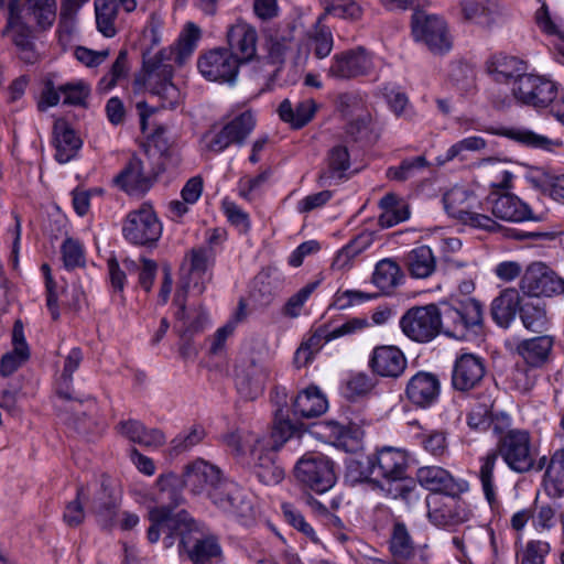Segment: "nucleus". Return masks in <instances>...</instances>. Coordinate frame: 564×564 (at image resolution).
<instances>
[{"instance_id": "nucleus-55", "label": "nucleus", "mask_w": 564, "mask_h": 564, "mask_svg": "<svg viewBox=\"0 0 564 564\" xmlns=\"http://www.w3.org/2000/svg\"><path fill=\"white\" fill-rule=\"evenodd\" d=\"M83 360V352L79 348H73L65 359L64 369L61 376L58 388V395L66 400L72 399V394L67 391L68 384L72 381L73 373L77 370Z\"/></svg>"}, {"instance_id": "nucleus-24", "label": "nucleus", "mask_w": 564, "mask_h": 564, "mask_svg": "<svg viewBox=\"0 0 564 564\" xmlns=\"http://www.w3.org/2000/svg\"><path fill=\"white\" fill-rule=\"evenodd\" d=\"M419 484L425 489L434 492H443L455 497L468 489L464 480L455 479L446 469L440 466H423L416 471Z\"/></svg>"}, {"instance_id": "nucleus-31", "label": "nucleus", "mask_w": 564, "mask_h": 564, "mask_svg": "<svg viewBox=\"0 0 564 564\" xmlns=\"http://www.w3.org/2000/svg\"><path fill=\"white\" fill-rule=\"evenodd\" d=\"M516 289L503 290L491 303L492 319L501 327H509L517 313H520V306L524 302Z\"/></svg>"}, {"instance_id": "nucleus-50", "label": "nucleus", "mask_w": 564, "mask_h": 564, "mask_svg": "<svg viewBox=\"0 0 564 564\" xmlns=\"http://www.w3.org/2000/svg\"><path fill=\"white\" fill-rule=\"evenodd\" d=\"M389 108L397 117L411 120L414 116L409 98L399 87L388 84L382 89Z\"/></svg>"}, {"instance_id": "nucleus-62", "label": "nucleus", "mask_w": 564, "mask_h": 564, "mask_svg": "<svg viewBox=\"0 0 564 564\" xmlns=\"http://www.w3.org/2000/svg\"><path fill=\"white\" fill-rule=\"evenodd\" d=\"M550 552V545L544 541H530L525 547L518 553L520 564H544V558Z\"/></svg>"}, {"instance_id": "nucleus-17", "label": "nucleus", "mask_w": 564, "mask_h": 564, "mask_svg": "<svg viewBox=\"0 0 564 564\" xmlns=\"http://www.w3.org/2000/svg\"><path fill=\"white\" fill-rule=\"evenodd\" d=\"M240 62L227 48H214L199 57L197 67L200 74L210 82L234 84Z\"/></svg>"}, {"instance_id": "nucleus-59", "label": "nucleus", "mask_w": 564, "mask_h": 564, "mask_svg": "<svg viewBox=\"0 0 564 564\" xmlns=\"http://www.w3.org/2000/svg\"><path fill=\"white\" fill-rule=\"evenodd\" d=\"M64 95L63 102L69 106H85L90 89L84 82L67 83L59 86Z\"/></svg>"}, {"instance_id": "nucleus-56", "label": "nucleus", "mask_w": 564, "mask_h": 564, "mask_svg": "<svg viewBox=\"0 0 564 564\" xmlns=\"http://www.w3.org/2000/svg\"><path fill=\"white\" fill-rule=\"evenodd\" d=\"M206 436L205 429L194 425L188 431L180 433L171 443L172 451L178 455L198 445Z\"/></svg>"}, {"instance_id": "nucleus-60", "label": "nucleus", "mask_w": 564, "mask_h": 564, "mask_svg": "<svg viewBox=\"0 0 564 564\" xmlns=\"http://www.w3.org/2000/svg\"><path fill=\"white\" fill-rule=\"evenodd\" d=\"M375 387V380L367 373L358 372L350 376L345 386V395L355 399L369 393Z\"/></svg>"}, {"instance_id": "nucleus-43", "label": "nucleus", "mask_w": 564, "mask_h": 564, "mask_svg": "<svg viewBox=\"0 0 564 564\" xmlns=\"http://www.w3.org/2000/svg\"><path fill=\"white\" fill-rule=\"evenodd\" d=\"M316 110V105L312 99L299 102L295 108L289 99H284L279 106V116L284 122H289L294 128H302L312 118Z\"/></svg>"}, {"instance_id": "nucleus-7", "label": "nucleus", "mask_w": 564, "mask_h": 564, "mask_svg": "<svg viewBox=\"0 0 564 564\" xmlns=\"http://www.w3.org/2000/svg\"><path fill=\"white\" fill-rule=\"evenodd\" d=\"M444 209L446 213L475 228L496 230L498 224L489 216L480 213L482 205L478 196L466 187L454 186L443 196Z\"/></svg>"}, {"instance_id": "nucleus-26", "label": "nucleus", "mask_w": 564, "mask_h": 564, "mask_svg": "<svg viewBox=\"0 0 564 564\" xmlns=\"http://www.w3.org/2000/svg\"><path fill=\"white\" fill-rule=\"evenodd\" d=\"M441 383L432 372L419 371L410 378L405 387L406 399L415 406L427 409L438 399Z\"/></svg>"}, {"instance_id": "nucleus-18", "label": "nucleus", "mask_w": 564, "mask_h": 564, "mask_svg": "<svg viewBox=\"0 0 564 564\" xmlns=\"http://www.w3.org/2000/svg\"><path fill=\"white\" fill-rule=\"evenodd\" d=\"M520 289L528 299L540 300L564 292V281L550 271L542 262L531 263L520 282Z\"/></svg>"}, {"instance_id": "nucleus-5", "label": "nucleus", "mask_w": 564, "mask_h": 564, "mask_svg": "<svg viewBox=\"0 0 564 564\" xmlns=\"http://www.w3.org/2000/svg\"><path fill=\"white\" fill-rule=\"evenodd\" d=\"M496 452L514 473L541 471L546 465V456L536 459L538 448L532 444L531 435L525 430L512 429L501 434Z\"/></svg>"}, {"instance_id": "nucleus-52", "label": "nucleus", "mask_w": 564, "mask_h": 564, "mask_svg": "<svg viewBox=\"0 0 564 564\" xmlns=\"http://www.w3.org/2000/svg\"><path fill=\"white\" fill-rule=\"evenodd\" d=\"M487 145L486 140L478 135L465 138L453 144L444 155L437 158L438 165H443L455 158L463 156L465 151H480Z\"/></svg>"}, {"instance_id": "nucleus-49", "label": "nucleus", "mask_w": 564, "mask_h": 564, "mask_svg": "<svg viewBox=\"0 0 564 564\" xmlns=\"http://www.w3.org/2000/svg\"><path fill=\"white\" fill-rule=\"evenodd\" d=\"M498 453L496 449L490 451L484 457L480 458L479 479L481 482L482 491L488 500L492 502L496 499L495 484H494V470L498 460Z\"/></svg>"}, {"instance_id": "nucleus-58", "label": "nucleus", "mask_w": 564, "mask_h": 564, "mask_svg": "<svg viewBox=\"0 0 564 564\" xmlns=\"http://www.w3.org/2000/svg\"><path fill=\"white\" fill-rule=\"evenodd\" d=\"M535 21L544 33L557 36L563 42L558 45V51L564 55V29L560 22L554 21L551 18L549 9L544 2L535 13Z\"/></svg>"}, {"instance_id": "nucleus-46", "label": "nucleus", "mask_w": 564, "mask_h": 564, "mask_svg": "<svg viewBox=\"0 0 564 564\" xmlns=\"http://www.w3.org/2000/svg\"><path fill=\"white\" fill-rule=\"evenodd\" d=\"M307 45L319 59L330 54L334 46V39L330 29L322 23V19H318L312 30L308 31Z\"/></svg>"}, {"instance_id": "nucleus-2", "label": "nucleus", "mask_w": 564, "mask_h": 564, "mask_svg": "<svg viewBox=\"0 0 564 564\" xmlns=\"http://www.w3.org/2000/svg\"><path fill=\"white\" fill-rule=\"evenodd\" d=\"M200 35V29L195 23L188 22L174 45L161 50L153 58L144 61V87L161 100L162 108L174 109L181 104V91L172 82L173 64L182 65L187 61L194 53Z\"/></svg>"}, {"instance_id": "nucleus-10", "label": "nucleus", "mask_w": 564, "mask_h": 564, "mask_svg": "<svg viewBox=\"0 0 564 564\" xmlns=\"http://www.w3.org/2000/svg\"><path fill=\"white\" fill-rule=\"evenodd\" d=\"M408 468V454L404 449L383 446L367 457V468L361 471L360 478H381L388 482L405 479Z\"/></svg>"}, {"instance_id": "nucleus-63", "label": "nucleus", "mask_w": 564, "mask_h": 564, "mask_svg": "<svg viewBox=\"0 0 564 564\" xmlns=\"http://www.w3.org/2000/svg\"><path fill=\"white\" fill-rule=\"evenodd\" d=\"M318 281L311 282L293 294L284 305L283 313L289 317H297L311 294L318 285Z\"/></svg>"}, {"instance_id": "nucleus-54", "label": "nucleus", "mask_w": 564, "mask_h": 564, "mask_svg": "<svg viewBox=\"0 0 564 564\" xmlns=\"http://www.w3.org/2000/svg\"><path fill=\"white\" fill-rule=\"evenodd\" d=\"M229 128L230 138L237 144H242L256 126V119L250 111H245L225 124Z\"/></svg>"}, {"instance_id": "nucleus-15", "label": "nucleus", "mask_w": 564, "mask_h": 564, "mask_svg": "<svg viewBox=\"0 0 564 564\" xmlns=\"http://www.w3.org/2000/svg\"><path fill=\"white\" fill-rule=\"evenodd\" d=\"M511 94L521 105L546 108L556 98L557 86L545 76L528 73L512 86Z\"/></svg>"}, {"instance_id": "nucleus-57", "label": "nucleus", "mask_w": 564, "mask_h": 564, "mask_svg": "<svg viewBox=\"0 0 564 564\" xmlns=\"http://www.w3.org/2000/svg\"><path fill=\"white\" fill-rule=\"evenodd\" d=\"M115 509L116 502L102 482L100 491L93 500V510L100 522L108 524L115 516Z\"/></svg>"}, {"instance_id": "nucleus-64", "label": "nucleus", "mask_w": 564, "mask_h": 564, "mask_svg": "<svg viewBox=\"0 0 564 564\" xmlns=\"http://www.w3.org/2000/svg\"><path fill=\"white\" fill-rule=\"evenodd\" d=\"M63 261L66 268L73 269L84 264V251L82 245L74 239H66L62 245Z\"/></svg>"}, {"instance_id": "nucleus-19", "label": "nucleus", "mask_w": 564, "mask_h": 564, "mask_svg": "<svg viewBox=\"0 0 564 564\" xmlns=\"http://www.w3.org/2000/svg\"><path fill=\"white\" fill-rule=\"evenodd\" d=\"M183 484L193 494L206 492L210 500L213 494L219 491L228 479L224 478L221 470L204 459H196L185 467Z\"/></svg>"}, {"instance_id": "nucleus-61", "label": "nucleus", "mask_w": 564, "mask_h": 564, "mask_svg": "<svg viewBox=\"0 0 564 564\" xmlns=\"http://www.w3.org/2000/svg\"><path fill=\"white\" fill-rule=\"evenodd\" d=\"M229 128L224 126L219 131H208L202 139L203 148L213 153H220L235 143L229 134Z\"/></svg>"}, {"instance_id": "nucleus-32", "label": "nucleus", "mask_w": 564, "mask_h": 564, "mask_svg": "<svg viewBox=\"0 0 564 564\" xmlns=\"http://www.w3.org/2000/svg\"><path fill=\"white\" fill-rule=\"evenodd\" d=\"M55 160L65 164L73 160L82 148V140L65 120H57L53 129Z\"/></svg>"}, {"instance_id": "nucleus-44", "label": "nucleus", "mask_w": 564, "mask_h": 564, "mask_svg": "<svg viewBox=\"0 0 564 564\" xmlns=\"http://www.w3.org/2000/svg\"><path fill=\"white\" fill-rule=\"evenodd\" d=\"M520 318L523 326L534 333H541L547 325L544 304L541 300L525 299L520 306Z\"/></svg>"}, {"instance_id": "nucleus-27", "label": "nucleus", "mask_w": 564, "mask_h": 564, "mask_svg": "<svg viewBox=\"0 0 564 564\" xmlns=\"http://www.w3.org/2000/svg\"><path fill=\"white\" fill-rule=\"evenodd\" d=\"M215 256V249L210 246L193 248L185 258L186 261H189L188 279L182 284L188 283V289L202 294L205 284L210 280L208 271L214 265Z\"/></svg>"}, {"instance_id": "nucleus-35", "label": "nucleus", "mask_w": 564, "mask_h": 564, "mask_svg": "<svg viewBox=\"0 0 564 564\" xmlns=\"http://www.w3.org/2000/svg\"><path fill=\"white\" fill-rule=\"evenodd\" d=\"M326 167L318 175V183L322 186L330 185L333 180H341L350 167V155L347 147L334 145L326 156Z\"/></svg>"}, {"instance_id": "nucleus-42", "label": "nucleus", "mask_w": 564, "mask_h": 564, "mask_svg": "<svg viewBox=\"0 0 564 564\" xmlns=\"http://www.w3.org/2000/svg\"><path fill=\"white\" fill-rule=\"evenodd\" d=\"M544 485L553 496H562L564 494V448L556 449L546 458V465L543 468Z\"/></svg>"}, {"instance_id": "nucleus-23", "label": "nucleus", "mask_w": 564, "mask_h": 564, "mask_svg": "<svg viewBox=\"0 0 564 564\" xmlns=\"http://www.w3.org/2000/svg\"><path fill=\"white\" fill-rule=\"evenodd\" d=\"M229 52H232L240 64L249 63L257 57V30L247 22L238 20L227 31Z\"/></svg>"}, {"instance_id": "nucleus-8", "label": "nucleus", "mask_w": 564, "mask_h": 564, "mask_svg": "<svg viewBox=\"0 0 564 564\" xmlns=\"http://www.w3.org/2000/svg\"><path fill=\"white\" fill-rule=\"evenodd\" d=\"M412 34L434 54H445L453 45L446 21L436 14L416 11L412 14Z\"/></svg>"}, {"instance_id": "nucleus-25", "label": "nucleus", "mask_w": 564, "mask_h": 564, "mask_svg": "<svg viewBox=\"0 0 564 564\" xmlns=\"http://www.w3.org/2000/svg\"><path fill=\"white\" fill-rule=\"evenodd\" d=\"M484 376L482 359L474 354H463L454 362L452 386L457 391L466 392L479 386Z\"/></svg>"}, {"instance_id": "nucleus-16", "label": "nucleus", "mask_w": 564, "mask_h": 564, "mask_svg": "<svg viewBox=\"0 0 564 564\" xmlns=\"http://www.w3.org/2000/svg\"><path fill=\"white\" fill-rule=\"evenodd\" d=\"M372 69L371 54L359 46L335 54L327 69V76L338 80H349L368 76Z\"/></svg>"}, {"instance_id": "nucleus-3", "label": "nucleus", "mask_w": 564, "mask_h": 564, "mask_svg": "<svg viewBox=\"0 0 564 564\" xmlns=\"http://www.w3.org/2000/svg\"><path fill=\"white\" fill-rule=\"evenodd\" d=\"M295 432L294 425L276 416L270 434L253 440L251 456L254 460V474L264 485H276L284 478V470L274 462L276 452Z\"/></svg>"}, {"instance_id": "nucleus-53", "label": "nucleus", "mask_w": 564, "mask_h": 564, "mask_svg": "<svg viewBox=\"0 0 564 564\" xmlns=\"http://www.w3.org/2000/svg\"><path fill=\"white\" fill-rule=\"evenodd\" d=\"M128 73V54L126 51H120L110 70L100 78L98 88L107 93L112 89L117 83L127 76Z\"/></svg>"}, {"instance_id": "nucleus-39", "label": "nucleus", "mask_w": 564, "mask_h": 564, "mask_svg": "<svg viewBox=\"0 0 564 564\" xmlns=\"http://www.w3.org/2000/svg\"><path fill=\"white\" fill-rule=\"evenodd\" d=\"M327 406V400L317 387H310L300 392L293 403L294 413L303 417L318 416Z\"/></svg>"}, {"instance_id": "nucleus-21", "label": "nucleus", "mask_w": 564, "mask_h": 564, "mask_svg": "<svg viewBox=\"0 0 564 564\" xmlns=\"http://www.w3.org/2000/svg\"><path fill=\"white\" fill-rule=\"evenodd\" d=\"M429 521L442 529H452L469 519L466 510L454 497H429L426 499Z\"/></svg>"}, {"instance_id": "nucleus-37", "label": "nucleus", "mask_w": 564, "mask_h": 564, "mask_svg": "<svg viewBox=\"0 0 564 564\" xmlns=\"http://www.w3.org/2000/svg\"><path fill=\"white\" fill-rule=\"evenodd\" d=\"M379 207L382 210L378 218V224L381 228L393 227L410 217L408 204L394 193L386 194L380 199Z\"/></svg>"}, {"instance_id": "nucleus-33", "label": "nucleus", "mask_w": 564, "mask_h": 564, "mask_svg": "<svg viewBox=\"0 0 564 564\" xmlns=\"http://www.w3.org/2000/svg\"><path fill=\"white\" fill-rule=\"evenodd\" d=\"M488 72L495 82L510 84L511 87L516 86L520 77L528 74L523 61L507 55L495 56L488 65Z\"/></svg>"}, {"instance_id": "nucleus-34", "label": "nucleus", "mask_w": 564, "mask_h": 564, "mask_svg": "<svg viewBox=\"0 0 564 564\" xmlns=\"http://www.w3.org/2000/svg\"><path fill=\"white\" fill-rule=\"evenodd\" d=\"M19 13L24 22L45 30L55 21L56 2L55 0H26L22 9L19 8Z\"/></svg>"}, {"instance_id": "nucleus-28", "label": "nucleus", "mask_w": 564, "mask_h": 564, "mask_svg": "<svg viewBox=\"0 0 564 564\" xmlns=\"http://www.w3.org/2000/svg\"><path fill=\"white\" fill-rule=\"evenodd\" d=\"M369 365L381 377L398 378L406 367V359L399 348L380 346L373 349Z\"/></svg>"}, {"instance_id": "nucleus-51", "label": "nucleus", "mask_w": 564, "mask_h": 564, "mask_svg": "<svg viewBox=\"0 0 564 564\" xmlns=\"http://www.w3.org/2000/svg\"><path fill=\"white\" fill-rule=\"evenodd\" d=\"M390 551L398 560H410L414 553L413 543L403 523H397L393 528Z\"/></svg>"}, {"instance_id": "nucleus-29", "label": "nucleus", "mask_w": 564, "mask_h": 564, "mask_svg": "<svg viewBox=\"0 0 564 564\" xmlns=\"http://www.w3.org/2000/svg\"><path fill=\"white\" fill-rule=\"evenodd\" d=\"M115 183L129 195H143L153 185V180L143 169L139 158H131L123 170L115 177Z\"/></svg>"}, {"instance_id": "nucleus-45", "label": "nucleus", "mask_w": 564, "mask_h": 564, "mask_svg": "<svg viewBox=\"0 0 564 564\" xmlns=\"http://www.w3.org/2000/svg\"><path fill=\"white\" fill-rule=\"evenodd\" d=\"M188 290V283H184L175 294L174 303L178 306L175 317L177 321L183 322L186 332H196L202 327L205 314L200 311L186 308L185 300Z\"/></svg>"}, {"instance_id": "nucleus-22", "label": "nucleus", "mask_w": 564, "mask_h": 564, "mask_svg": "<svg viewBox=\"0 0 564 564\" xmlns=\"http://www.w3.org/2000/svg\"><path fill=\"white\" fill-rule=\"evenodd\" d=\"M19 2L20 0H9L8 2V24L4 33L11 37L12 42L18 47L21 59L26 63H34L36 53L32 31L30 24L21 20Z\"/></svg>"}, {"instance_id": "nucleus-47", "label": "nucleus", "mask_w": 564, "mask_h": 564, "mask_svg": "<svg viewBox=\"0 0 564 564\" xmlns=\"http://www.w3.org/2000/svg\"><path fill=\"white\" fill-rule=\"evenodd\" d=\"M402 279L400 267L391 259H383L376 265L372 282L382 291L390 292Z\"/></svg>"}, {"instance_id": "nucleus-11", "label": "nucleus", "mask_w": 564, "mask_h": 564, "mask_svg": "<svg viewBox=\"0 0 564 564\" xmlns=\"http://www.w3.org/2000/svg\"><path fill=\"white\" fill-rule=\"evenodd\" d=\"M270 373L269 366L261 358L243 351L235 368L238 393L246 400H256L263 393Z\"/></svg>"}, {"instance_id": "nucleus-48", "label": "nucleus", "mask_w": 564, "mask_h": 564, "mask_svg": "<svg viewBox=\"0 0 564 564\" xmlns=\"http://www.w3.org/2000/svg\"><path fill=\"white\" fill-rule=\"evenodd\" d=\"M429 167V162L425 156L419 155L405 159L399 166H391L387 171V176L390 180L404 182L414 178L422 174Z\"/></svg>"}, {"instance_id": "nucleus-12", "label": "nucleus", "mask_w": 564, "mask_h": 564, "mask_svg": "<svg viewBox=\"0 0 564 564\" xmlns=\"http://www.w3.org/2000/svg\"><path fill=\"white\" fill-rule=\"evenodd\" d=\"M441 311L434 304L408 310L400 319L404 335L417 343H429L441 330Z\"/></svg>"}, {"instance_id": "nucleus-40", "label": "nucleus", "mask_w": 564, "mask_h": 564, "mask_svg": "<svg viewBox=\"0 0 564 564\" xmlns=\"http://www.w3.org/2000/svg\"><path fill=\"white\" fill-rule=\"evenodd\" d=\"M501 134L522 145L545 151H552L554 148L562 144V142L557 140H552L525 127L506 128L502 130Z\"/></svg>"}, {"instance_id": "nucleus-38", "label": "nucleus", "mask_w": 564, "mask_h": 564, "mask_svg": "<svg viewBox=\"0 0 564 564\" xmlns=\"http://www.w3.org/2000/svg\"><path fill=\"white\" fill-rule=\"evenodd\" d=\"M553 347V338L544 335L522 340L517 346V352L524 361L533 367L544 364Z\"/></svg>"}, {"instance_id": "nucleus-14", "label": "nucleus", "mask_w": 564, "mask_h": 564, "mask_svg": "<svg viewBox=\"0 0 564 564\" xmlns=\"http://www.w3.org/2000/svg\"><path fill=\"white\" fill-rule=\"evenodd\" d=\"M212 502L221 512L245 525L250 524L256 518L252 496L231 480H227L219 491L213 494Z\"/></svg>"}, {"instance_id": "nucleus-41", "label": "nucleus", "mask_w": 564, "mask_h": 564, "mask_svg": "<svg viewBox=\"0 0 564 564\" xmlns=\"http://www.w3.org/2000/svg\"><path fill=\"white\" fill-rule=\"evenodd\" d=\"M94 6L97 30L106 37H113L118 32L116 21L120 0H95Z\"/></svg>"}, {"instance_id": "nucleus-6", "label": "nucleus", "mask_w": 564, "mask_h": 564, "mask_svg": "<svg viewBox=\"0 0 564 564\" xmlns=\"http://www.w3.org/2000/svg\"><path fill=\"white\" fill-rule=\"evenodd\" d=\"M444 334L464 340L476 334L482 324V306L475 299L453 301L444 304L441 311Z\"/></svg>"}, {"instance_id": "nucleus-36", "label": "nucleus", "mask_w": 564, "mask_h": 564, "mask_svg": "<svg viewBox=\"0 0 564 564\" xmlns=\"http://www.w3.org/2000/svg\"><path fill=\"white\" fill-rule=\"evenodd\" d=\"M403 262L410 275L415 279H426L436 269V259L427 246H420L409 251Z\"/></svg>"}, {"instance_id": "nucleus-4", "label": "nucleus", "mask_w": 564, "mask_h": 564, "mask_svg": "<svg viewBox=\"0 0 564 564\" xmlns=\"http://www.w3.org/2000/svg\"><path fill=\"white\" fill-rule=\"evenodd\" d=\"M488 166V173L497 174V180L490 182L494 191L488 195L486 203L490 207L492 215L501 220L511 223H521L533 218L532 209L518 196L503 192L511 186L512 174L502 169L499 161L488 159L484 161Z\"/></svg>"}, {"instance_id": "nucleus-9", "label": "nucleus", "mask_w": 564, "mask_h": 564, "mask_svg": "<svg viewBox=\"0 0 564 564\" xmlns=\"http://www.w3.org/2000/svg\"><path fill=\"white\" fill-rule=\"evenodd\" d=\"M295 478L317 494L329 490L336 482L333 462L321 453L305 454L295 465Z\"/></svg>"}, {"instance_id": "nucleus-20", "label": "nucleus", "mask_w": 564, "mask_h": 564, "mask_svg": "<svg viewBox=\"0 0 564 564\" xmlns=\"http://www.w3.org/2000/svg\"><path fill=\"white\" fill-rule=\"evenodd\" d=\"M186 544L180 539V550H184L193 564H217L223 561V550L217 539L213 535H203L198 532L196 523L192 531H185Z\"/></svg>"}, {"instance_id": "nucleus-30", "label": "nucleus", "mask_w": 564, "mask_h": 564, "mask_svg": "<svg viewBox=\"0 0 564 564\" xmlns=\"http://www.w3.org/2000/svg\"><path fill=\"white\" fill-rule=\"evenodd\" d=\"M462 13L465 20L490 28L502 15L503 8L496 0H463Z\"/></svg>"}, {"instance_id": "nucleus-13", "label": "nucleus", "mask_w": 564, "mask_h": 564, "mask_svg": "<svg viewBox=\"0 0 564 564\" xmlns=\"http://www.w3.org/2000/svg\"><path fill=\"white\" fill-rule=\"evenodd\" d=\"M122 234L133 245L151 246L160 239L162 225L152 206L143 204L139 209L127 215Z\"/></svg>"}, {"instance_id": "nucleus-1", "label": "nucleus", "mask_w": 564, "mask_h": 564, "mask_svg": "<svg viewBox=\"0 0 564 564\" xmlns=\"http://www.w3.org/2000/svg\"><path fill=\"white\" fill-rule=\"evenodd\" d=\"M183 486V479L176 474H161L147 492V499L152 503L148 513L151 524L147 532L150 543H156L163 533L165 549L175 544L176 535H182V543L186 544L185 531L193 530L194 520L186 511L174 512L184 501Z\"/></svg>"}]
</instances>
